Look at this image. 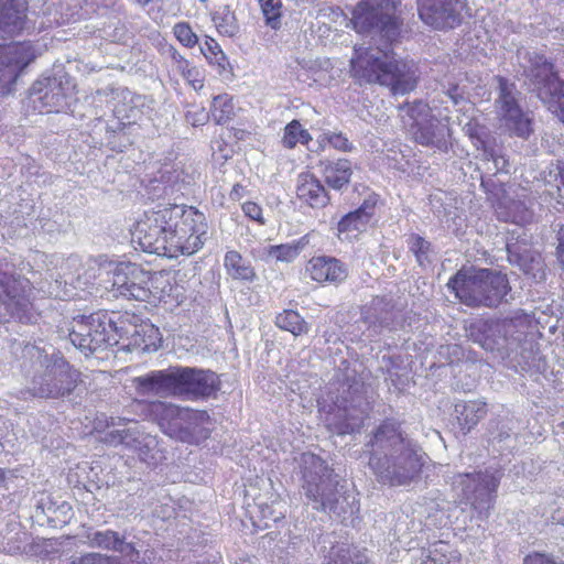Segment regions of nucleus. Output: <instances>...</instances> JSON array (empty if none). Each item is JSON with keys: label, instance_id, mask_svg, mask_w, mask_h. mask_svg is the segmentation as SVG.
I'll return each instance as SVG.
<instances>
[{"label": "nucleus", "instance_id": "62", "mask_svg": "<svg viewBox=\"0 0 564 564\" xmlns=\"http://www.w3.org/2000/svg\"><path fill=\"white\" fill-rule=\"evenodd\" d=\"M394 2H395V7H397L400 1L399 0H394Z\"/></svg>", "mask_w": 564, "mask_h": 564}, {"label": "nucleus", "instance_id": "33", "mask_svg": "<svg viewBox=\"0 0 564 564\" xmlns=\"http://www.w3.org/2000/svg\"><path fill=\"white\" fill-rule=\"evenodd\" d=\"M224 265L227 273L236 280L252 281L256 276L250 262L235 250L227 251L224 259Z\"/></svg>", "mask_w": 564, "mask_h": 564}, {"label": "nucleus", "instance_id": "46", "mask_svg": "<svg viewBox=\"0 0 564 564\" xmlns=\"http://www.w3.org/2000/svg\"><path fill=\"white\" fill-rule=\"evenodd\" d=\"M28 544V534L23 531L17 532L11 538L2 541L0 550L9 555L21 554L25 551Z\"/></svg>", "mask_w": 564, "mask_h": 564}, {"label": "nucleus", "instance_id": "26", "mask_svg": "<svg viewBox=\"0 0 564 564\" xmlns=\"http://www.w3.org/2000/svg\"><path fill=\"white\" fill-rule=\"evenodd\" d=\"M61 269L63 270L62 279L65 284L83 289L98 281L104 286L102 279H106V275L99 276L98 270L88 271V260L85 264H82L78 257L72 256L63 262Z\"/></svg>", "mask_w": 564, "mask_h": 564}, {"label": "nucleus", "instance_id": "4", "mask_svg": "<svg viewBox=\"0 0 564 564\" xmlns=\"http://www.w3.org/2000/svg\"><path fill=\"white\" fill-rule=\"evenodd\" d=\"M299 464L304 494L314 509L343 518L359 510L355 491L340 484L321 457L303 453Z\"/></svg>", "mask_w": 564, "mask_h": 564}, {"label": "nucleus", "instance_id": "45", "mask_svg": "<svg viewBox=\"0 0 564 564\" xmlns=\"http://www.w3.org/2000/svg\"><path fill=\"white\" fill-rule=\"evenodd\" d=\"M200 51L210 64L223 70L226 68L227 57L216 40L207 37L204 45L200 46Z\"/></svg>", "mask_w": 564, "mask_h": 564}, {"label": "nucleus", "instance_id": "16", "mask_svg": "<svg viewBox=\"0 0 564 564\" xmlns=\"http://www.w3.org/2000/svg\"><path fill=\"white\" fill-rule=\"evenodd\" d=\"M421 21L435 29H455L463 22L467 0H416Z\"/></svg>", "mask_w": 564, "mask_h": 564}, {"label": "nucleus", "instance_id": "43", "mask_svg": "<svg viewBox=\"0 0 564 564\" xmlns=\"http://www.w3.org/2000/svg\"><path fill=\"white\" fill-rule=\"evenodd\" d=\"M265 24L273 30L281 26L282 0H259Z\"/></svg>", "mask_w": 564, "mask_h": 564}, {"label": "nucleus", "instance_id": "39", "mask_svg": "<svg viewBox=\"0 0 564 564\" xmlns=\"http://www.w3.org/2000/svg\"><path fill=\"white\" fill-rule=\"evenodd\" d=\"M311 140L310 132L294 119L285 126L281 142L284 148L293 149L297 144H308Z\"/></svg>", "mask_w": 564, "mask_h": 564}, {"label": "nucleus", "instance_id": "2", "mask_svg": "<svg viewBox=\"0 0 564 564\" xmlns=\"http://www.w3.org/2000/svg\"><path fill=\"white\" fill-rule=\"evenodd\" d=\"M367 446L369 467L382 484L406 485L419 476L424 465L422 449L403 436L393 420L379 425Z\"/></svg>", "mask_w": 564, "mask_h": 564}, {"label": "nucleus", "instance_id": "58", "mask_svg": "<svg viewBox=\"0 0 564 564\" xmlns=\"http://www.w3.org/2000/svg\"><path fill=\"white\" fill-rule=\"evenodd\" d=\"M557 239H558L557 257H558V260L564 269V224L561 225V227L558 229Z\"/></svg>", "mask_w": 564, "mask_h": 564}, {"label": "nucleus", "instance_id": "18", "mask_svg": "<svg viewBox=\"0 0 564 564\" xmlns=\"http://www.w3.org/2000/svg\"><path fill=\"white\" fill-rule=\"evenodd\" d=\"M99 271V276L106 275L104 288L112 295L118 297L123 295V289L128 288L130 278H138L142 275V268L131 262H113L104 260L101 257L98 259H88V271Z\"/></svg>", "mask_w": 564, "mask_h": 564}, {"label": "nucleus", "instance_id": "11", "mask_svg": "<svg viewBox=\"0 0 564 564\" xmlns=\"http://www.w3.org/2000/svg\"><path fill=\"white\" fill-rule=\"evenodd\" d=\"M32 294L28 279L0 271V302L10 316L22 324H35L40 317Z\"/></svg>", "mask_w": 564, "mask_h": 564}, {"label": "nucleus", "instance_id": "53", "mask_svg": "<svg viewBox=\"0 0 564 564\" xmlns=\"http://www.w3.org/2000/svg\"><path fill=\"white\" fill-rule=\"evenodd\" d=\"M169 55L171 58V67L182 76L191 68L189 62L181 55L174 47L169 48Z\"/></svg>", "mask_w": 564, "mask_h": 564}, {"label": "nucleus", "instance_id": "47", "mask_svg": "<svg viewBox=\"0 0 564 564\" xmlns=\"http://www.w3.org/2000/svg\"><path fill=\"white\" fill-rule=\"evenodd\" d=\"M410 249L414 253L416 261L420 265H425L431 262L430 249L431 243L420 236H412L410 238Z\"/></svg>", "mask_w": 564, "mask_h": 564}, {"label": "nucleus", "instance_id": "49", "mask_svg": "<svg viewBox=\"0 0 564 564\" xmlns=\"http://www.w3.org/2000/svg\"><path fill=\"white\" fill-rule=\"evenodd\" d=\"M173 33L180 43L186 47H194L198 42L197 35L185 22L176 23L173 28Z\"/></svg>", "mask_w": 564, "mask_h": 564}, {"label": "nucleus", "instance_id": "14", "mask_svg": "<svg viewBox=\"0 0 564 564\" xmlns=\"http://www.w3.org/2000/svg\"><path fill=\"white\" fill-rule=\"evenodd\" d=\"M73 90L74 85L67 78L46 77L32 85L29 100L39 112H64L75 100Z\"/></svg>", "mask_w": 564, "mask_h": 564}, {"label": "nucleus", "instance_id": "9", "mask_svg": "<svg viewBox=\"0 0 564 564\" xmlns=\"http://www.w3.org/2000/svg\"><path fill=\"white\" fill-rule=\"evenodd\" d=\"M394 11V0H361L354 8L350 22L357 33L391 43L399 36L401 25Z\"/></svg>", "mask_w": 564, "mask_h": 564}, {"label": "nucleus", "instance_id": "15", "mask_svg": "<svg viewBox=\"0 0 564 564\" xmlns=\"http://www.w3.org/2000/svg\"><path fill=\"white\" fill-rule=\"evenodd\" d=\"M500 477L497 473H476L458 475L454 480L463 498L470 502L479 517L487 518L492 508Z\"/></svg>", "mask_w": 564, "mask_h": 564}, {"label": "nucleus", "instance_id": "12", "mask_svg": "<svg viewBox=\"0 0 564 564\" xmlns=\"http://www.w3.org/2000/svg\"><path fill=\"white\" fill-rule=\"evenodd\" d=\"M107 427L111 429L105 437L110 445H124L138 454L140 460L151 465L155 463L158 441L154 436L139 430L133 420L127 417H110Z\"/></svg>", "mask_w": 564, "mask_h": 564}, {"label": "nucleus", "instance_id": "13", "mask_svg": "<svg viewBox=\"0 0 564 564\" xmlns=\"http://www.w3.org/2000/svg\"><path fill=\"white\" fill-rule=\"evenodd\" d=\"M499 95L496 99V113L499 129L503 132L527 139L532 132V120L523 112L516 98V86L503 77H497Z\"/></svg>", "mask_w": 564, "mask_h": 564}, {"label": "nucleus", "instance_id": "51", "mask_svg": "<svg viewBox=\"0 0 564 564\" xmlns=\"http://www.w3.org/2000/svg\"><path fill=\"white\" fill-rule=\"evenodd\" d=\"M119 558L100 553H87L75 558L70 564H119Z\"/></svg>", "mask_w": 564, "mask_h": 564}, {"label": "nucleus", "instance_id": "7", "mask_svg": "<svg viewBox=\"0 0 564 564\" xmlns=\"http://www.w3.org/2000/svg\"><path fill=\"white\" fill-rule=\"evenodd\" d=\"M447 286L462 303L477 307H497L511 290L506 274L489 269L459 271Z\"/></svg>", "mask_w": 564, "mask_h": 564}, {"label": "nucleus", "instance_id": "1", "mask_svg": "<svg viewBox=\"0 0 564 564\" xmlns=\"http://www.w3.org/2000/svg\"><path fill=\"white\" fill-rule=\"evenodd\" d=\"M207 232L203 213L194 207L173 205L144 212L134 225L132 241L144 252L177 258L198 251L207 239Z\"/></svg>", "mask_w": 564, "mask_h": 564}, {"label": "nucleus", "instance_id": "42", "mask_svg": "<svg viewBox=\"0 0 564 564\" xmlns=\"http://www.w3.org/2000/svg\"><path fill=\"white\" fill-rule=\"evenodd\" d=\"M142 278H130L122 297L145 301L150 295V273L142 269Z\"/></svg>", "mask_w": 564, "mask_h": 564}, {"label": "nucleus", "instance_id": "40", "mask_svg": "<svg viewBox=\"0 0 564 564\" xmlns=\"http://www.w3.org/2000/svg\"><path fill=\"white\" fill-rule=\"evenodd\" d=\"M210 116L217 124H223L231 120L235 116L232 98L227 94L214 97Z\"/></svg>", "mask_w": 564, "mask_h": 564}, {"label": "nucleus", "instance_id": "37", "mask_svg": "<svg viewBox=\"0 0 564 564\" xmlns=\"http://www.w3.org/2000/svg\"><path fill=\"white\" fill-rule=\"evenodd\" d=\"M275 325L283 330L290 332L294 336L307 334L310 330V325L293 310H284L279 313L275 317Z\"/></svg>", "mask_w": 564, "mask_h": 564}, {"label": "nucleus", "instance_id": "41", "mask_svg": "<svg viewBox=\"0 0 564 564\" xmlns=\"http://www.w3.org/2000/svg\"><path fill=\"white\" fill-rule=\"evenodd\" d=\"M213 22L218 32L226 36H234L239 29L235 14L228 6L219 7L213 13Z\"/></svg>", "mask_w": 564, "mask_h": 564}, {"label": "nucleus", "instance_id": "61", "mask_svg": "<svg viewBox=\"0 0 564 564\" xmlns=\"http://www.w3.org/2000/svg\"><path fill=\"white\" fill-rule=\"evenodd\" d=\"M448 97L453 100L455 105H458L460 100H463V96L458 94V87H454L448 91Z\"/></svg>", "mask_w": 564, "mask_h": 564}, {"label": "nucleus", "instance_id": "35", "mask_svg": "<svg viewBox=\"0 0 564 564\" xmlns=\"http://www.w3.org/2000/svg\"><path fill=\"white\" fill-rule=\"evenodd\" d=\"M466 131L471 139L476 140L475 145L477 148L481 147V149L484 151V156L486 158V160L492 161V163L495 165L496 173H500V172L508 173L509 172L508 159L505 155L498 153V151L495 150L494 148L487 145L486 141L482 139V134H484L482 131L481 132L478 131L476 128H474L471 126V123H468L466 126Z\"/></svg>", "mask_w": 564, "mask_h": 564}, {"label": "nucleus", "instance_id": "28", "mask_svg": "<svg viewBox=\"0 0 564 564\" xmlns=\"http://www.w3.org/2000/svg\"><path fill=\"white\" fill-rule=\"evenodd\" d=\"M496 213L499 219L518 225L529 224L533 219V212L528 205L524 193L517 195V199L505 196L499 200Z\"/></svg>", "mask_w": 564, "mask_h": 564}, {"label": "nucleus", "instance_id": "25", "mask_svg": "<svg viewBox=\"0 0 564 564\" xmlns=\"http://www.w3.org/2000/svg\"><path fill=\"white\" fill-rule=\"evenodd\" d=\"M308 276L318 282L338 283L347 278L345 264L333 257H313L305 267Z\"/></svg>", "mask_w": 564, "mask_h": 564}, {"label": "nucleus", "instance_id": "6", "mask_svg": "<svg viewBox=\"0 0 564 564\" xmlns=\"http://www.w3.org/2000/svg\"><path fill=\"white\" fill-rule=\"evenodd\" d=\"M23 355L36 360L35 372L29 386L33 397L61 399L69 395L77 387L80 373L63 356H50L32 345L24 347Z\"/></svg>", "mask_w": 564, "mask_h": 564}, {"label": "nucleus", "instance_id": "55", "mask_svg": "<svg viewBox=\"0 0 564 564\" xmlns=\"http://www.w3.org/2000/svg\"><path fill=\"white\" fill-rule=\"evenodd\" d=\"M183 77L195 89L199 90L204 87V78L202 70L197 67H191Z\"/></svg>", "mask_w": 564, "mask_h": 564}, {"label": "nucleus", "instance_id": "3", "mask_svg": "<svg viewBox=\"0 0 564 564\" xmlns=\"http://www.w3.org/2000/svg\"><path fill=\"white\" fill-rule=\"evenodd\" d=\"M350 72L360 83L380 84L391 88L393 95H405L416 87L419 74L413 61L397 58L380 46L355 45Z\"/></svg>", "mask_w": 564, "mask_h": 564}, {"label": "nucleus", "instance_id": "19", "mask_svg": "<svg viewBox=\"0 0 564 564\" xmlns=\"http://www.w3.org/2000/svg\"><path fill=\"white\" fill-rule=\"evenodd\" d=\"M132 405L140 410L145 417L155 421L170 437L174 438L175 435H180V424L185 408L165 401H137Z\"/></svg>", "mask_w": 564, "mask_h": 564}, {"label": "nucleus", "instance_id": "54", "mask_svg": "<svg viewBox=\"0 0 564 564\" xmlns=\"http://www.w3.org/2000/svg\"><path fill=\"white\" fill-rule=\"evenodd\" d=\"M243 214L259 225H265V219L262 215V208L254 202H246L241 206Z\"/></svg>", "mask_w": 564, "mask_h": 564}, {"label": "nucleus", "instance_id": "23", "mask_svg": "<svg viewBox=\"0 0 564 564\" xmlns=\"http://www.w3.org/2000/svg\"><path fill=\"white\" fill-rule=\"evenodd\" d=\"M26 6L22 0H0V36H13L30 30Z\"/></svg>", "mask_w": 564, "mask_h": 564}, {"label": "nucleus", "instance_id": "57", "mask_svg": "<svg viewBox=\"0 0 564 564\" xmlns=\"http://www.w3.org/2000/svg\"><path fill=\"white\" fill-rule=\"evenodd\" d=\"M115 551L121 553L122 555H124L127 557H130L132 561H133V556L138 554L134 546L131 543L126 542L120 536H119V540H118Z\"/></svg>", "mask_w": 564, "mask_h": 564}, {"label": "nucleus", "instance_id": "48", "mask_svg": "<svg viewBox=\"0 0 564 564\" xmlns=\"http://www.w3.org/2000/svg\"><path fill=\"white\" fill-rule=\"evenodd\" d=\"M256 508L258 509L260 521H262V523L257 524L258 528H269L270 522H276L283 518V511L278 510L273 503L259 502Z\"/></svg>", "mask_w": 564, "mask_h": 564}, {"label": "nucleus", "instance_id": "8", "mask_svg": "<svg viewBox=\"0 0 564 564\" xmlns=\"http://www.w3.org/2000/svg\"><path fill=\"white\" fill-rule=\"evenodd\" d=\"M518 61L538 97L564 123V82L553 70V65L543 55L528 50L518 51Z\"/></svg>", "mask_w": 564, "mask_h": 564}, {"label": "nucleus", "instance_id": "32", "mask_svg": "<svg viewBox=\"0 0 564 564\" xmlns=\"http://www.w3.org/2000/svg\"><path fill=\"white\" fill-rule=\"evenodd\" d=\"M311 235L301 237L293 243L268 246L261 249L262 259H274L281 262H292L300 252L310 243Z\"/></svg>", "mask_w": 564, "mask_h": 564}, {"label": "nucleus", "instance_id": "59", "mask_svg": "<svg viewBox=\"0 0 564 564\" xmlns=\"http://www.w3.org/2000/svg\"><path fill=\"white\" fill-rule=\"evenodd\" d=\"M550 176H554L555 181L560 177L561 184L564 186V161L558 162L554 169L550 170Z\"/></svg>", "mask_w": 564, "mask_h": 564}, {"label": "nucleus", "instance_id": "31", "mask_svg": "<svg viewBox=\"0 0 564 564\" xmlns=\"http://www.w3.org/2000/svg\"><path fill=\"white\" fill-rule=\"evenodd\" d=\"M456 419L460 429L469 432L487 414L486 403L482 401H468L455 404Z\"/></svg>", "mask_w": 564, "mask_h": 564}, {"label": "nucleus", "instance_id": "36", "mask_svg": "<svg viewBox=\"0 0 564 564\" xmlns=\"http://www.w3.org/2000/svg\"><path fill=\"white\" fill-rule=\"evenodd\" d=\"M401 117L405 126H410L411 130H415L419 126L427 122L434 118L431 113V108L422 100L414 101L413 104H405L400 107Z\"/></svg>", "mask_w": 564, "mask_h": 564}, {"label": "nucleus", "instance_id": "44", "mask_svg": "<svg viewBox=\"0 0 564 564\" xmlns=\"http://www.w3.org/2000/svg\"><path fill=\"white\" fill-rule=\"evenodd\" d=\"M118 540L119 534L111 530L91 531L87 534V541L90 547L115 551Z\"/></svg>", "mask_w": 564, "mask_h": 564}, {"label": "nucleus", "instance_id": "27", "mask_svg": "<svg viewBox=\"0 0 564 564\" xmlns=\"http://www.w3.org/2000/svg\"><path fill=\"white\" fill-rule=\"evenodd\" d=\"M296 196L312 208H323L329 202V196L321 181L307 172L297 176Z\"/></svg>", "mask_w": 564, "mask_h": 564}, {"label": "nucleus", "instance_id": "22", "mask_svg": "<svg viewBox=\"0 0 564 564\" xmlns=\"http://www.w3.org/2000/svg\"><path fill=\"white\" fill-rule=\"evenodd\" d=\"M213 422L206 411L185 408L180 424V435L175 440L198 444L206 440L212 431Z\"/></svg>", "mask_w": 564, "mask_h": 564}, {"label": "nucleus", "instance_id": "34", "mask_svg": "<svg viewBox=\"0 0 564 564\" xmlns=\"http://www.w3.org/2000/svg\"><path fill=\"white\" fill-rule=\"evenodd\" d=\"M421 564H460V556L449 543L438 541L429 547Z\"/></svg>", "mask_w": 564, "mask_h": 564}, {"label": "nucleus", "instance_id": "17", "mask_svg": "<svg viewBox=\"0 0 564 564\" xmlns=\"http://www.w3.org/2000/svg\"><path fill=\"white\" fill-rule=\"evenodd\" d=\"M35 58L31 42L0 45V95L9 94L19 74Z\"/></svg>", "mask_w": 564, "mask_h": 564}, {"label": "nucleus", "instance_id": "60", "mask_svg": "<svg viewBox=\"0 0 564 564\" xmlns=\"http://www.w3.org/2000/svg\"><path fill=\"white\" fill-rule=\"evenodd\" d=\"M62 282L56 280L55 281V286H50V290L47 291V294L50 296H54V297H67V296H70V294H68L67 292H64L62 293L61 291H58V285L61 284Z\"/></svg>", "mask_w": 564, "mask_h": 564}, {"label": "nucleus", "instance_id": "10", "mask_svg": "<svg viewBox=\"0 0 564 564\" xmlns=\"http://www.w3.org/2000/svg\"><path fill=\"white\" fill-rule=\"evenodd\" d=\"M69 340L88 356L118 344L117 327L107 317V314L101 312L88 316L78 315L73 318Z\"/></svg>", "mask_w": 564, "mask_h": 564}, {"label": "nucleus", "instance_id": "30", "mask_svg": "<svg viewBox=\"0 0 564 564\" xmlns=\"http://www.w3.org/2000/svg\"><path fill=\"white\" fill-rule=\"evenodd\" d=\"M325 182L334 189H341L350 182L351 163L346 159L321 162Z\"/></svg>", "mask_w": 564, "mask_h": 564}, {"label": "nucleus", "instance_id": "52", "mask_svg": "<svg viewBox=\"0 0 564 564\" xmlns=\"http://www.w3.org/2000/svg\"><path fill=\"white\" fill-rule=\"evenodd\" d=\"M328 143L336 150L341 152H351L354 150V144L348 140V138L341 132H332L326 135Z\"/></svg>", "mask_w": 564, "mask_h": 564}, {"label": "nucleus", "instance_id": "5", "mask_svg": "<svg viewBox=\"0 0 564 564\" xmlns=\"http://www.w3.org/2000/svg\"><path fill=\"white\" fill-rule=\"evenodd\" d=\"M139 394H172L205 398L219 389L218 376L210 370L189 367H170L150 371L133 379Z\"/></svg>", "mask_w": 564, "mask_h": 564}, {"label": "nucleus", "instance_id": "21", "mask_svg": "<svg viewBox=\"0 0 564 564\" xmlns=\"http://www.w3.org/2000/svg\"><path fill=\"white\" fill-rule=\"evenodd\" d=\"M378 198L377 194H369L359 208L345 215L338 223V234L351 239L366 231L375 215Z\"/></svg>", "mask_w": 564, "mask_h": 564}, {"label": "nucleus", "instance_id": "29", "mask_svg": "<svg viewBox=\"0 0 564 564\" xmlns=\"http://www.w3.org/2000/svg\"><path fill=\"white\" fill-rule=\"evenodd\" d=\"M162 343V335L156 326L151 323H141L134 326L127 345L130 351L153 352Z\"/></svg>", "mask_w": 564, "mask_h": 564}, {"label": "nucleus", "instance_id": "38", "mask_svg": "<svg viewBox=\"0 0 564 564\" xmlns=\"http://www.w3.org/2000/svg\"><path fill=\"white\" fill-rule=\"evenodd\" d=\"M327 564H371L366 554L356 547L337 545L329 553Z\"/></svg>", "mask_w": 564, "mask_h": 564}, {"label": "nucleus", "instance_id": "56", "mask_svg": "<svg viewBox=\"0 0 564 564\" xmlns=\"http://www.w3.org/2000/svg\"><path fill=\"white\" fill-rule=\"evenodd\" d=\"M209 119V113L205 111V109L196 110V111H187L186 120L194 127L205 124Z\"/></svg>", "mask_w": 564, "mask_h": 564}, {"label": "nucleus", "instance_id": "20", "mask_svg": "<svg viewBox=\"0 0 564 564\" xmlns=\"http://www.w3.org/2000/svg\"><path fill=\"white\" fill-rule=\"evenodd\" d=\"M324 422L329 431L338 434H351L362 425L364 422V412L357 411L355 409H349L347 404V400H337L333 406H329V410H325Z\"/></svg>", "mask_w": 564, "mask_h": 564}, {"label": "nucleus", "instance_id": "24", "mask_svg": "<svg viewBox=\"0 0 564 564\" xmlns=\"http://www.w3.org/2000/svg\"><path fill=\"white\" fill-rule=\"evenodd\" d=\"M415 142L437 151L445 152L448 149L451 129L448 120L431 118L427 122L412 131Z\"/></svg>", "mask_w": 564, "mask_h": 564}, {"label": "nucleus", "instance_id": "50", "mask_svg": "<svg viewBox=\"0 0 564 564\" xmlns=\"http://www.w3.org/2000/svg\"><path fill=\"white\" fill-rule=\"evenodd\" d=\"M520 260V265L525 274L531 275L536 281L543 280L545 278V272L540 256L536 258L532 257L530 263L525 262L527 257L524 256H522Z\"/></svg>", "mask_w": 564, "mask_h": 564}]
</instances>
